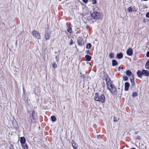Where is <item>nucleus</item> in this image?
I'll return each instance as SVG.
<instances>
[{
    "mask_svg": "<svg viewBox=\"0 0 149 149\" xmlns=\"http://www.w3.org/2000/svg\"><path fill=\"white\" fill-rule=\"evenodd\" d=\"M138 93L136 92H134L132 94V96L133 97L137 96Z\"/></svg>",
    "mask_w": 149,
    "mask_h": 149,
    "instance_id": "412c9836",
    "label": "nucleus"
},
{
    "mask_svg": "<svg viewBox=\"0 0 149 149\" xmlns=\"http://www.w3.org/2000/svg\"><path fill=\"white\" fill-rule=\"evenodd\" d=\"M15 123H13V124H14Z\"/></svg>",
    "mask_w": 149,
    "mask_h": 149,
    "instance_id": "a18cd8bd",
    "label": "nucleus"
},
{
    "mask_svg": "<svg viewBox=\"0 0 149 149\" xmlns=\"http://www.w3.org/2000/svg\"><path fill=\"white\" fill-rule=\"evenodd\" d=\"M15 123H13V124H14Z\"/></svg>",
    "mask_w": 149,
    "mask_h": 149,
    "instance_id": "c03bdc74",
    "label": "nucleus"
},
{
    "mask_svg": "<svg viewBox=\"0 0 149 149\" xmlns=\"http://www.w3.org/2000/svg\"><path fill=\"white\" fill-rule=\"evenodd\" d=\"M37 118L35 111H33L32 115L29 116V118L28 121L29 123L31 124L32 123L35 122L36 121Z\"/></svg>",
    "mask_w": 149,
    "mask_h": 149,
    "instance_id": "f03ea898",
    "label": "nucleus"
},
{
    "mask_svg": "<svg viewBox=\"0 0 149 149\" xmlns=\"http://www.w3.org/2000/svg\"><path fill=\"white\" fill-rule=\"evenodd\" d=\"M118 71H119L120 70V67H119L118 68Z\"/></svg>",
    "mask_w": 149,
    "mask_h": 149,
    "instance_id": "58836bf2",
    "label": "nucleus"
},
{
    "mask_svg": "<svg viewBox=\"0 0 149 149\" xmlns=\"http://www.w3.org/2000/svg\"><path fill=\"white\" fill-rule=\"evenodd\" d=\"M94 100L95 101L103 103L105 101V97L103 94L98 95L97 93H96L95 94Z\"/></svg>",
    "mask_w": 149,
    "mask_h": 149,
    "instance_id": "f257e3e1",
    "label": "nucleus"
},
{
    "mask_svg": "<svg viewBox=\"0 0 149 149\" xmlns=\"http://www.w3.org/2000/svg\"><path fill=\"white\" fill-rule=\"evenodd\" d=\"M126 74L128 76H130L132 74L131 72L129 70H127L126 72Z\"/></svg>",
    "mask_w": 149,
    "mask_h": 149,
    "instance_id": "a211bd4d",
    "label": "nucleus"
},
{
    "mask_svg": "<svg viewBox=\"0 0 149 149\" xmlns=\"http://www.w3.org/2000/svg\"><path fill=\"white\" fill-rule=\"evenodd\" d=\"M108 89L112 94L115 95L117 94V89L114 85L113 84L111 87H110Z\"/></svg>",
    "mask_w": 149,
    "mask_h": 149,
    "instance_id": "0eeeda50",
    "label": "nucleus"
},
{
    "mask_svg": "<svg viewBox=\"0 0 149 149\" xmlns=\"http://www.w3.org/2000/svg\"><path fill=\"white\" fill-rule=\"evenodd\" d=\"M82 77H83V78H84V77H85V76L84 75H82Z\"/></svg>",
    "mask_w": 149,
    "mask_h": 149,
    "instance_id": "ea45409f",
    "label": "nucleus"
},
{
    "mask_svg": "<svg viewBox=\"0 0 149 149\" xmlns=\"http://www.w3.org/2000/svg\"><path fill=\"white\" fill-rule=\"evenodd\" d=\"M149 67V61L146 63V68H148Z\"/></svg>",
    "mask_w": 149,
    "mask_h": 149,
    "instance_id": "a878e982",
    "label": "nucleus"
},
{
    "mask_svg": "<svg viewBox=\"0 0 149 149\" xmlns=\"http://www.w3.org/2000/svg\"><path fill=\"white\" fill-rule=\"evenodd\" d=\"M126 53L128 55L131 56L133 54V50L131 48H130L127 50Z\"/></svg>",
    "mask_w": 149,
    "mask_h": 149,
    "instance_id": "9d476101",
    "label": "nucleus"
},
{
    "mask_svg": "<svg viewBox=\"0 0 149 149\" xmlns=\"http://www.w3.org/2000/svg\"><path fill=\"white\" fill-rule=\"evenodd\" d=\"M55 58L56 59V61L58 62V58L57 56H55Z\"/></svg>",
    "mask_w": 149,
    "mask_h": 149,
    "instance_id": "2f4dec72",
    "label": "nucleus"
},
{
    "mask_svg": "<svg viewBox=\"0 0 149 149\" xmlns=\"http://www.w3.org/2000/svg\"><path fill=\"white\" fill-rule=\"evenodd\" d=\"M51 120L53 122H55L56 120V117L54 116H52L51 117Z\"/></svg>",
    "mask_w": 149,
    "mask_h": 149,
    "instance_id": "dca6fc26",
    "label": "nucleus"
},
{
    "mask_svg": "<svg viewBox=\"0 0 149 149\" xmlns=\"http://www.w3.org/2000/svg\"><path fill=\"white\" fill-rule=\"evenodd\" d=\"M20 143L22 144L25 143L26 142V140L25 138L24 137H21L20 140Z\"/></svg>",
    "mask_w": 149,
    "mask_h": 149,
    "instance_id": "f8f14e48",
    "label": "nucleus"
},
{
    "mask_svg": "<svg viewBox=\"0 0 149 149\" xmlns=\"http://www.w3.org/2000/svg\"><path fill=\"white\" fill-rule=\"evenodd\" d=\"M83 2L85 3H87L88 2V0H82Z\"/></svg>",
    "mask_w": 149,
    "mask_h": 149,
    "instance_id": "c756f323",
    "label": "nucleus"
},
{
    "mask_svg": "<svg viewBox=\"0 0 149 149\" xmlns=\"http://www.w3.org/2000/svg\"><path fill=\"white\" fill-rule=\"evenodd\" d=\"M92 18L95 19H99L102 18V14L98 12H94L91 14Z\"/></svg>",
    "mask_w": 149,
    "mask_h": 149,
    "instance_id": "20e7f679",
    "label": "nucleus"
},
{
    "mask_svg": "<svg viewBox=\"0 0 149 149\" xmlns=\"http://www.w3.org/2000/svg\"><path fill=\"white\" fill-rule=\"evenodd\" d=\"M109 57L111 58H113L114 57V54L113 53H111L109 54Z\"/></svg>",
    "mask_w": 149,
    "mask_h": 149,
    "instance_id": "6ab92c4d",
    "label": "nucleus"
},
{
    "mask_svg": "<svg viewBox=\"0 0 149 149\" xmlns=\"http://www.w3.org/2000/svg\"><path fill=\"white\" fill-rule=\"evenodd\" d=\"M146 56L148 57H149V51L146 54Z\"/></svg>",
    "mask_w": 149,
    "mask_h": 149,
    "instance_id": "473e14b6",
    "label": "nucleus"
},
{
    "mask_svg": "<svg viewBox=\"0 0 149 149\" xmlns=\"http://www.w3.org/2000/svg\"><path fill=\"white\" fill-rule=\"evenodd\" d=\"M144 1H148V0H143Z\"/></svg>",
    "mask_w": 149,
    "mask_h": 149,
    "instance_id": "79ce46f5",
    "label": "nucleus"
},
{
    "mask_svg": "<svg viewBox=\"0 0 149 149\" xmlns=\"http://www.w3.org/2000/svg\"><path fill=\"white\" fill-rule=\"evenodd\" d=\"M57 52H55V53H56Z\"/></svg>",
    "mask_w": 149,
    "mask_h": 149,
    "instance_id": "37998d69",
    "label": "nucleus"
},
{
    "mask_svg": "<svg viewBox=\"0 0 149 149\" xmlns=\"http://www.w3.org/2000/svg\"><path fill=\"white\" fill-rule=\"evenodd\" d=\"M123 79L125 81H126L128 80V78L126 76H124L123 77Z\"/></svg>",
    "mask_w": 149,
    "mask_h": 149,
    "instance_id": "5701e85b",
    "label": "nucleus"
},
{
    "mask_svg": "<svg viewBox=\"0 0 149 149\" xmlns=\"http://www.w3.org/2000/svg\"><path fill=\"white\" fill-rule=\"evenodd\" d=\"M97 137L98 139H100L101 138V136L100 135H97Z\"/></svg>",
    "mask_w": 149,
    "mask_h": 149,
    "instance_id": "f704fd0d",
    "label": "nucleus"
},
{
    "mask_svg": "<svg viewBox=\"0 0 149 149\" xmlns=\"http://www.w3.org/2000/svg\"><path fill=\"white\" fill-rule=\"evenodd\" d=\"M114 121L116 122L117 121V120H116V119L115 117H114Z\"/></svg>",
    "mask_w": 149,
    "mask_h": 149,
    "instance_id": "72a5a7b5",
    "label": "nucleus"
},
{
    "mask_svg": "<svg viewBox=\"0 0 149 149\" xmlns=\"http://www.w3.org/2000/svg\"><path fill=\"white\" fill-rule=\"evenodd\" d=\"M92 4H95L96 3V0H92Z\"/></svg>",
    "mask_w": 149,
    "mask_h": 149,
    "instance_id": "cd10ccee",
    "label": "nucleus"
},
{
    "mask_svg": "<svg viewBox=\"0 0 149 149\" xmlns=\"http://www.w3.org/2000/svg\"><path fill=\"white\" fill-rule=\"evenodd\" d=\"M146 16L148 18H149V12H148L147 13L146 15Z\"/></svg>",
    "mask_w": 149,
    "mask_h": 149,
    "instance_id": "7c9ffc66",
    "label": "nucleus"
},
{
    "mask_svg": "<svg viewBox=\"0 0 149 149\" xmlns=\"http://www.w3.org/2000/svg\"><path fill=\"white\" fill-rule=\"evenodd\" d=\"M15 123H13V124H14Z\"/></svg>",
    "mask_w": 149,
    "mask_h": 149,
    "instance_id": "49530a36",
    "label": "nucleus"
},
{
    "mask_svg": "<svg viewBox=\"0 0 149 149\" xmlns=\"http://www.w3.org/2000/svg\"><path fill=\"white\" fill-rule=\"evenodd\" d=\"M15 127H17V123H16L15 122Z\"/></svg>",
    "mask_w": 149,
    "mask_h": 149,
    "instance_id": "e433bc0d",
    "label": "nucleus"
},
{
    "mask_svg": "<svg viewBox=\"0 0 149 149\" xmlns=\"http://www.w3.org/2000/svg\"><path fill=\"white\" fill-rule=\"evenodd\" d=\"M130 86V84L128 82H126L125 83V91H128Z\"/></svg>",
    "mask_w": 149,
    "mask_h": 149,
    "instance_id": "9b49d317",
    "label": "nucleus"
},
{
    "mask_svg": "<svg viewBox=\"0 0 149 149\" xmlns=\"http://www.w3.org/2000/svg\"><path fill=\"white\" fill-rule=\"evenodd\" d=\"M137 74L138 76L141 78L143 75L146 76H149V71L144 70H142V71L139 70L137 72Z\"/></svg>",
    "mask_w": 149,
    "mask_h": 149,
    "instance_id": "7ed1b4c3",
    "label": "nucleus"
},
{
    "mask_svg": "<svg viewBox=\"0 0 149 149\" xmlns=\"http://www.w3.org/2000/svg\"><path fill=\"white\" fill-rule=\"evenodd\" d=\"M137 10L135 6H130L129 7L127 10V12L129 13H132L133 12L136 11Z\"/></svg>",
    "mask_w": 149,
    "mask_h": 149,
    "instance_id": "1a4fd4ad",
    "label": "nucleus"
},
{
    "mask_svg": "<svg viewBox=\"0 0 149 149\" xmlns=\"http://www.w3.org/2000/svg\"><path fill=\"white\" fill-rule=\"evenodd\" d=\"M51 32L48 31H46L45 34V38L46 40H49L50 37Z\"/></svg>",
    "mask_w": 149,
    "mask_h": 149,
    "instance_id": "6e6552de",
    "label": "nucleus"
},
{
    "mask_svg": "<svg viewBox=\"0 0 149 149\" xmlns=\"http://www.w3.org/2000/svg\"><path fill=\"white\" fill-rule=\"evenodd\" d=\"M91 47V43H89L87 44L86 45V48L87 49H90Z\"/></svg>",
    "mask_w": 149,
    "mask_h": 149,
    "instance_id": "aec40b11",
    "label": "nucleus"
},
{
    "mask_svg": "<svg viewBox=\"0 0 149 149\" xmlns=\"http://www.w3.org/2000/svg\"><path fill=\"white\" fill-rule=\"evenodd\" d=\"M22 145L24 149H28V146L26 143H24L22 144Z\"/></svg>",
    "mask_w": 149,
    "mask_h": 149,
    "instance_id": "f3484780",
    "label": "nucleus"
},
{
    "mask_svg": "<svg viewBox=\"0 0 149 149\" xmlns=\"http://www.w3.org/2000/svg\"><path fill=\"white\" fill-rule=\"evenodd\" d=\"M131 149H135L134 148H131Z\"/></svg>",
    "mask_w": 149,
    "mask_h": 149,
    "instance_id": "a19ab883",
    "label": "nucleus"
},
{
    "mask_svg": "<svg viewBox=\"0 0 149 149\" xmlns=\"http://www.w3.org/2000/svg\"><path fill=\"white\" fill-rule=\"evenodd\" d=\"M72 146L74 149H76L77 148V146L75 143H73Z\"/></svg>",
    "mask_w": 149,
    "mask_h": 149,
    "instance_id": "4be33fe9",
    "label": "nucleus"
},
{
    "mask_svg": "<svg viewBox=\"0 0 149 149\" xmlns=\"http://www.w3.org/2000/svg\"><path fill=\"white\" fill-rule=\"evenodd\" d=\"M72 44H73V42H72V40L70 38V42L69 43V45H72Z\"/></svg>",
    "mask_w": 149,
    "mask_h": 149,
    "instance_id": "c85d7f7f",
    "label": "nucleus"
},
{
    "mask_svg": "<svg viewBox=\"0 0 149 149\" xmlns=\"http://www.w3.org/2000/svg\"><path fill=\"white\" fill-rule=\"evenodd\" d=\"M85 58L86 59V60L88 61H91V57L88 55H86L85 56Z\"/></svg>",
    "mask_w": 149,
    "mask_h": 149,
    "instance_id": "2eb2a0df",
    "label": "nucleus"
},
{
    "mask_svg": "<svg viewBox=\"0 0 149 149\" xmlns=\"http://www.w3.org/2000/svg\"><path fill=\"white\" fill-rule=\"evenodd\" d=\"M106 79V81L107 83V84L108 88H109L111 86L113 85L112 83V81L110 80V78L108 76H106L105 77Z\"/></svg>",
    "mask_w": 149,
    "mask_h": 149,
    "instance_id": "423d86ee",
    "label": "nucleus"
},
{
    "mask_svg": "<svg viewBox=\"0 0 149 149\" xmlns=\"http://www.w3.org/2000/svg\"><path fill=\"white\" fill-rule=\"evenodd\" d=\"M123 57V54L122 53H120L116 55V57L118 59H120Z\"/></svg>",
    "mask_w": 149,
    "mask_h": 149,
    "instance_id": "ddd939ff",
    "label": "nucleus"
},
{
    "mask_svg": "<svg viewBox=\"0 0 149 149\" xmlns=\"http://www.w3.org/2000/svg\"><path fill=\"white\" fill-rule=\"evenodd\" d=\"M32 34L34 38H36L38 39H40L41 36L40 34L38 31L33 30L32 31Z\"/></svg>",
    "mask_w": 149,
    "mask_h": 149,
    "instance_id": "39448f33",
    "label": "nucleus"
},
{
    "mask_svg": "<svg viewBox=\"0 0 149 149\" xmlns=\"http://www.w3.org/2000/svg\"><path fill=\"white\" fill-rule=\"evenodd\" d=\"M134 84H134V82L131 83V84H132V86H134Z\"/></svg>",
    "mask_w": 149,
    "mask_h": 149,
    "instance_id": "c9c22d12",
    "label": "nucleus"
},
{
    "mask_svg": "<svg viewBox=\"0 0 149 149\" xmlns=\"http://www.w3.org/2000/svg\"><path fill=\"white\" fill-rule=\"evenodd\" d=\"M23 93L24 94V93H25V92H24V88H23Z\"/></svg>",
    "mask_w": 149,
    "mask_h": 149,
    "instance_id": "4c0bfd02",
    "label": "nucleus"
},
{
    "mask_svg": "<svg viewBox=\"0 0 149 149\" xmlns=\"http://www.w3.org/2000/svg\"><path fill=\"white\" fill-rule=\"evenodd\" d=\"M57 65L55 63H54L52 64V66L54 68H56L57 67Z\"/></svg>",
    "mask_w": 149,
    "mask_h": 149,
    "instance_id": "393cba45",
    "label": "nucleus"
},
{
    "mask_svg": "<svg viewBox=\"0 0 149 149\" xmlns=\"http://www.w3.org/2000/svg\"><path fill=\"white\" fill-rule=\"evenodd\" d=\"M130 80L131 83H132L134 82V78L133 77L132 79L131 78H130Z\"/></svg>",
    "mask_w": 149,
    "mask_h": 149,
    "instance_id": "bb28decb",
    "label": "nucleus"
},
{
    "mask_svg": "<svg viewBox=\"0 0 149 149\" xmlns=\"http://www.w3.org/2000/svg\"><path fill=\"white\" fill-rule=\"evenodd\" d=\"M112 65L113 66L117 65L118 64V63L115 60H113L112 61Z\"/></svg>",
    "mask_w": 149,
    "mask_h": 149,
    "instance_id": "4468645a",
    "label": "nucleus"
},
{
    "mask_svg": "<svg viewBox=\"0 0 149 149\" xmlns=\"http://www.w3.org/2000/svg\"><path fill=\"white\" fill-rule=\"evenodd\" d=\"M67 30L68 32L70 33H71L72 32V28H70L68 29Z\"/></svg>",
    "mask_w": 149,
    "mask_h": 149,
    "instance_id": "b1692460",
    "label": "nucleus"
}]
</instances>
